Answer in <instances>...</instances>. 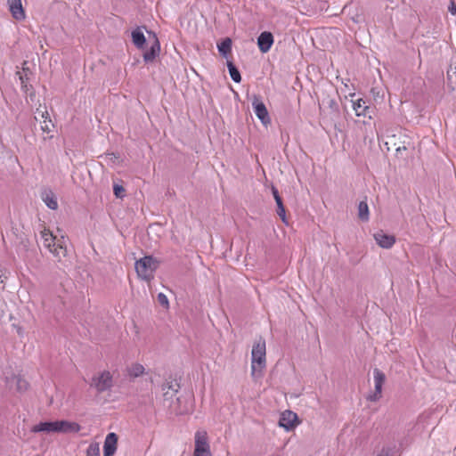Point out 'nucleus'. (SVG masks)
<instances>
[{"label":"nucleus","mask_w":456,"mask_h":456,"mask_svg":"<svg viewBox=\"0 0 456 456\" xmlns=\"http://www.w3.org/2000/svg\"><path fill=\"white\" fill-rule=\"evenodd\" d=\"M266 366V345L264 338L256 339L251 351V374L254 378H260Z\"/></svg>","instance_id":"nucleus-1"},{"label":"nucleus","mask_w":456,"mask_h":456,"mask_svg":"<svg viewBox=\"0 0 456 456\" xmlns=\"http://www.w3.org/2000/svg\"><path fill=\"white\" fill-rule=\"evenodd\" d=\"M44 246L59 260L67 255L66 239L63 235L57 237L48 229L41 232Z\"/></svg>","instance_id":"nucleus-2"},{"label":"nucleus","mask_w":456,"mask_h":456,"mask_svg":"<svg viewBox=\"0 0 456 456\" xmlns=\"http://www.w3.org/2000/svg\"><path fill=\"white\" fill-rule=\"evenodd\" d=\"M158 266L159 261L151 256H146L135 262V271L138 277L147 281L153 279Z\"/></svg>","instance_id":"nucleus-3"},{"label":"nucleus","mask_w":456,"mask_h":456,"mask_svg":"<svg viewBox=\"0 0 456 456\" xmlns=\"http://www.w3.org/2000/svg\"><path fill=\"white\" fill-rule=\"evenodd\" d=\"M90 385L98 392H104L113 386V376L109 370L100 371L93 377Z\"/></svg>","instance_id":"nucleus-4"},{"label":"nucleus","mask_w":456,"mask_h":456,"mask_svg":"<svg viewBox=\"0 0 456 456\" xmlns=\"http://www.w3.org/2000/svg\"><path fill=\"white\" fill-rule=\"evenodd\" d=\"M193 456H212L206 431L200 430L195 433V448Z\"/></svg>","instance_id":"nucleus-5"},{"label":"nucleus","mask_w":456,"mask_h":456,"mask_svg":"<svg viewBox=\"0 0 456 456\" xmlns=\"http://www.w3.org/2000/svg\"><path fill=\"white\" fill-rule=\"evenodd\" d=\"M4 379L7 387L10 389H14L20 393H22L28 388V381L20 375L15 374L12 370L4 372Z\"/></svg>","instance_id":"nucleus-6"},{"label":"nucleus","mask_w":456,"mask_h":456,"mask_svg":"<svg viewBox=\"0 0 456 456\" xmlns=\"http://www.w3.org/2000/svg\"><path fill=\"white\" fill-rule=\"evenodd\" d=\"M386 380L385 374L379 369L373 370L374 392L368 395V400L376 402L380 399L382 387Z\"/></svg>","instance_id":"nucleus-7"},{"label":"nucleus","mask_w":456,"mask_h":456,"mask_svg":"<svg viewBox=\"0 0 456 456\" xmlns=\"http://www.w3.org/2000/svg\"><path fill=\"white\" fill-rule=\"evenodd\" d=\"M373 239L377 245L384 249L392 248L396 242V239L394 234L387 233L383 230L375 232L373 233Z\"/></svg>","instance_id":"nucleus-8"},{"label":"nucleus","mask_w":456,"mask_h":456,"mask_svg":"<svg viewBox=\"0 0 456 456\" xmlns=\"http://www.w3.org/2000/svg\"><path fill=\"white\" fill-rule=\"evenodd\" d=\"M252 107L256 116L260 119L263 125L266 126L270 123V117L267 109L260 97L257 95L253 96Z\"/></svg>","instance_id":"nucleus-9"},{"label":"nucleus","mask_w":456,"mask_h":456,"mask_svg":"<svg viewBox=\"0 0 456 456\" xmlns=\"http://www.w3.org/2000/svg\"><path fill=\"white\" fill-rule=\"evenodd\" d=\"M279 425L287 431L294 429L298 425L297 415L291 411H283L281 414Z\"/></svg>","instance_id":"nucleus-10"},{"label":"nucleus","mask_w":456,"mask_h":456,"mask_svg":"<svg viewBox=\"0 0 456 456\" xmlns=\"http://www.w3.org/2000/svg\"><path fill=\"white\" fill-rule=\"evenodd\" d=\"M32 433L55 434L58 433V420L41 421L31 428Z\"/></svg>","instance_id":"nucleus-11"},{"label":"nucleus","mask_w":456,"mask_h":456,"mask_svg":"<svg viewBox=\"0 0 456 456\" xmlns=\"http://www.w3.org/2000/svg\"><path fill=\"white\" fill-rule=\"evenodd\" d=\"M81 430V426L68 419L58 420V434H76Z\"/></svg>","instance_id":"nucleus-12"},{"label":"nucleus","mask_w":456,"mask_h":456,"mask_svg":"<svg viewBox=\"0 0 456 456\" xmlns=\"http://www.w3.org/2000/svg\"><path fill=\"white\" fill-rule=\"evenodd\" d=\"M7 4L13 19L23 20L26 18L21 0H7Z\"/></svg>","instance_id":"nucleus-13"},{"label":"nucleus","mask_w":456,"mask_h":456,"mask_svg":"<svg viewBox=\"0 0 456 456\" xmlns=\"http://www.w3.org/2000/svg\"><path fill=\"white\" fill-rule=\"evenodd\" d=\"M118 447V436L115 433H109L104 440L103 456H113Z\"/></svg>","instance_id":"nucleus-14"},{"label":"nucleus","mask_w":456,"mask_h":456,"mask_svg":"<svg viewBox=\"0 0 456 456\" xmlns=\"http://www.w3.org/2000/svg\"><path fill=\"white\" fill-rule=\"evenodd\" d=\"M273 36L271 32H262L257 37V45L261 53H265L270 51L273 45Z\"/></svg>","instance_id":"nucleus-15"},{"label":"nucleus","mask_w":456,"mask_h":456,"mask_svg":"<svg viewBox=\"0 0 456 456\" xmlns=\"http://www.w3.org/2000/svg\"><path fill=\"white\" fill-rule=\"evenodd\" d=\"M149 34L152 36L153 43L151 45L150 49L143 53V60L146 62L152 61L158 56L160 50V45L156 36L154 34H151V32H149Z\"/></svg>","instance_id":"nucleus-16"},{"label":"nucleus","mask_w":456,"mask_h":456,"mask_svg":"<svg viewBox=\"0 0 456 456\" xmlns=\"http://www.w3.org/2000/svg\"><path fill=\"white\" fill-rule=\"evenodd\" d=\"M178 385L172 381H167L162 385L165 400H171L177 393Z\"/></svg>","instance_id":"nucleus-17"},{"label":"nucleus","mask_w":456,"mask_h":456,"mask_svg":"<svg viewBox=\"0 0 456 456\" xmlns=\"http://www.w3.org/2000/svg\"><path fill=\"white\" fill-rule=\"evenodd\" d=\"M353 110L355 115L358 117H367L369 106L366 105V102L362 99H358L353 102Z\"/></svg>","instance_id":"nucleus-18"},{"label":"nucleus","mask_w":456,"mask_h":456,"mask_svg":"<svg viewBox=\"0 0 456 456\" xmlns=\"http://www.w3.org/2000/svg\"><path fill=\"white\" fill-rule=\"evenodd\" d=\"M42 200L50 209L55 210L58 208L57 198L53 191H46L43 192Z\"/></svg>","instance_id":"nucleus-19"},{"label":"nucleus","mask_w":456,"mask_h":456,"mask_svg":"<svg viewBox=\"0 0 456 456\" xmlns=\"http://www.w3.org/2000/svg\"><path fill=\"white\" fill-rule=\"evenodd\" d=\"M132 40L136 47L142 49L146 42L143 32L141 28H136L132 32Z\"/></svg>","instance_id":"nucleus-20"},{"label":"nucleus","mask_w":456,"mask_h":456,"mask_svg":"<svg viewBox=\"0 0 456 456\" xmlns=\"http://www.w3.org/2000/svg\"><path fill=\"white\" fill-rule=\"evenodd\" d=\"M217 48H218L219 53L223 56L226 57L227 54L232 50V40L230 38H225L220 44L217 45Z\"/></svg>","instance_id":"nucleus-21"},{"label":"nucleus","mask_w":456,"mask_h":456,"mask_svg":"<svg viewBox=\"0 0 456 456\" xmlns=\"http://www.w3.org/2000/svg\"><path fill=\"white\" fill-rule=\"evenodd\" d=\"M358 216L363 221L369 220V207L365 201H361L358 205Z\"/></svg>","instance_id":"nucleus-22"},{"label":"nucleus","mask_w":456,"mask_h":456,"mask_svg":"<svg viewBox=\"0 0 456 456\" xmlns=\"http://www.w3.org/2000/svg\"><path fill=\"white\" fill-rule=\"evenodd\" d=\"M227 67L229 69L231 78L236 83L240 82L241 77L237 68L231 61H228Z\"/></svg>","instance_id":"nucleus-23"},{"label":"nucleus","mask_w":456,"mask_h":456,"mask_svg":"<svg viewBox=\"0 0 456 456\" xmlns=\"http://www.w3.org/2000/svg\"><path fill=\"white\" fill-rule=\"evenodd\" d=\"M144 367L140 363H134L129 368V374L133 377H139L144 373Z\"/></svg>","instance_id":"nucleus-24"},{"label":"nucleus","mask_w":456,"mask_h":456,"mask_svg":"<svg viewBox=\"0 0 456 456\" xmlns=\"http://www.w3.org/2000/svg\"><path fill=\"white\" fill-rule=\"evenodd\" d=\"M17 75L19 76V79L20 81L21 89L27 93L29 90V86L27 83L28 78L26 73V69L23 68V72L18 71Z\"/></svg>","instance_id":"nucleus-25"},{"label":"nucleus","mask_w":456,"mask_h":456,"mask_svg":"<svg viewBox=\"0 0 456 456\" xmlns=\"http://www.w3.org/2000/svg\"><path fill=\"white\" fill-rule=\"evenodd\" d=\"M86 456H100L99 443H91L86 450Z\"/></svg>","instance_id":"nucleus-26"},{"label":"nucleus","mask_w":456,"mask_h":456,"mask_svg":"<svg viewBox=\"0 0 456 456\" xmlns=\"http://www.w3.org/2000/svg\"><path fill=\"white\" fill-rule=\"evenodd\" d=\"M40 124H41L40 125L41 129L45 133H50L53 126L52 120L50 118L46 119V120L40 121Z\"/></svg>","instance_id":"nucleus-27"},{"label":"nucleus","mask_w":456,"mask_h":456,"mask_svg":"<svg viewBox=\"0 0 456 456\" xmlns=\"http://www.w3.org/2000/svg\"><path fill=\"white\" fill-rule=\"evenodd\" d=\"M158 302L165 308H168L169 302L167 297L164 293L158 294Z\"/></svg>","instance_id":"nucleus-28"},{"label":"nucleus","mask_w":456,"mask_h":456,"mask_svg":"<svg viewBox=\"0 0 456 456\" xmlns=\"http://www.w3.org/2000/svg\"><path fill=\"white\" fill-rule=\"evenodd\" d=\"M278 209H277V213L279 215V216L281 217V219L282 220V222L286 224H288V220H287V217H286V212H285V208L282 205H279L277 206Z\"/></svg>","instance_id":"nucleus-29"},{"label":"nucleus","mask_w":456,"mask_h":456,"mask_svg":"<svg viewBox=\"0 0 456 456\" xmlns=\"http://www.w3.org/2000/svg\"><path fill=\"white\" fill-rule=\"evenodd\" d=\"M36 114H37L36 119L39 118L40 121L46 120V119L50 118L47 110H40L37 109L36 111Z\"/></svg>","instance_id":"nucleus-30"},{"label":"nucleus","mask_w":456,"mask_h":456,"mask_svg":"<svg viewBox=\"0 0 456 456\" xmlns=\"http://www.w3.org/2000/svg\"><path fill=\"white\" fill-rule=\"evenodd\" d=\"M113 191H114V194L117 198L124 197L125 189L123 188V186H121L119 184H114Z\"/></svg>","instance_id":"nucleus-31"},{"label":"nucleus","mask_w":456,"mask_h":456,"mask_svg":"<svg viewBox=\"0 0 456 456\" xmlns=\"http://www.w3.org/2000/svg\"><path fill=\"white\" fill-rule=\"evenodd\" d=\"M272 192H273V198H274V200L276 201L277 206L282 205L283 203H282V200H281V197L279 195L278 190L275 187H273L272 188Z\"/></svg>","instance_id":"nucleus-32"},{"label":"nucleus","mask_w":456,"mask_h":456,"mask_svg":"<svg viewBox=\"0 0 456 456\" xmlns=\"http://www.w3.org/2000/svg\"><path fill=\"white\" fill-rule=\"evenodd\" d=\"M448 11L452 15L456 14V4L454 1H450V4L448 5Z\"/></svg>","instance_id":"nucleus-33"},{"label":"nucleus","mask_w":456,"mask_h":456,"mask_svg":"<svg viewBox=\"0 0 456 456\" xmlns=\"http://www.w3.org/2000/svg\"><path fill=\"white\" fill-rule=\"evenodd\" d=\"M3 272L2 270L0 269V283H3Z\"/></svg>","instance_id":"nucleus-34"},{"label":"nucleus","mask_w":456,"mask_h":456,"mask_svg":"<svg viewBox=\"0 0 456 456\" xmlns=\"http://www.w3.org/2000/svg\"><path fill=\"white\" fill-rule=\"evenodd\" d=\"M109 156L110 157V159H112V158L116 159V157L113 153L109 154Z\"/></svg>","instance_id":"nucleus-35"}]
</instances>
